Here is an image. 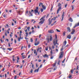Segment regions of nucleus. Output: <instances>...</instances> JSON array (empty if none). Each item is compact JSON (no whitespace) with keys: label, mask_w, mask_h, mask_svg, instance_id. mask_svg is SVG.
Instances as JSON below:
<instances>
[{"label":"nucleus","mask_w":79,"mask_h":79,"mask_svg":"<svg viewBox=\"0 0 79 79\" xmlns=\"http://www.w3.org/2000/svg\"><path fill=\"white\" fill-rule=\"evenodd\" d=\"M45 15H44L43 17H42L41 19H40V20H41L40 21L39 23V24H42L44 23V21H45Z\"/></svg>","instance_id":"obj_1"},{"label":"nucleus","mask_w":79,"mask_h":79,"mask_svg":"<svg viewBox=\"0 0 79 79\" xmlns=\"http://www.w3.org/2000/svg\"><path fill=\"white\" fill-rule=\"evenodd\" d=\"M39 9V7H36V9H35L34 10V13L36 15L37 14H38V15H40V13H39V12L38 11V10Z\"/></svg>","instance_id":"obj_2"},{"label":"nucleus","mask_w":79,"mask_h":79,"mask_svg":"<svg viewBox=\"0 0 79 79\" xmlns=\"http://www.w3.org/2000/svg\"><path fill=\"white\" fill-rule=\"evenodd\" d=\"M53 44L54 45H56V44L58 45V44L57 43V35H55V39H54L53 42Z\"/></svg>","instance_id":"obj_3"},{"label":"nucleus","mask_w":79,"mask_h":79,"mask_svg":"<svg viewBox=\"0 0 79 79\" xmlns=\"http://www.w3.org/2000/svg\"><path fill=\"white\" fill-rule=\"evenodd\" d=\"M63 53L64 52H61L60 53L59 55L60 56H59V58H62L63 56Z\"/></svg>","instance_id":"obj_4"},{"label":"nucleus","mask_w":79,"mask_h":79,"mask_svg":"<svg viewBox=\"0 0 79 79\" xmlns=\"http://www.w3.org/2000/svg\"><path fill=\"white\" fill-rule=\"evenodd\" d=\"M51 19V18H50L48 19V21H49V24H48L49 25H50V24H51V23H52V20H53V18L51 20H50Z\"/></svg>","instance_id":"obj_5"},{"label":"nucleus","mask_w":79,"mask_h":79,"mask_svg":"<svg viewBox=\"0 0 79 79\" xmlns=\"http://www.w3.org/2000/svg\"><path fill=\"white\" fill-rule=\"evenodd\" d=\"M39 52L40 53H41L42 52V48H38V49H37V52H39Z\"/></svg>","instance_id":"obj_6"},{"label":"nucleus","mask_w":79,"mask_h":79,"mask_svg":"<svg viewBox=\"0 0 79 79\" xmlns=\"http://www.w3.org/2000/svg\"><path fill=\"white\" fill-rule=\"evenodd\" d=\"M47 40H48V43H49V41H52V36H50V39H49V38H48Z\"/></svg>","instance_id":"obj_7"},{"label":"nucleus","mask_w":79,"mask_h":79,"mask_svg":"<svg viewBox=\"0 0 79 79\" xmlns=\"http://www.w3.org/2000/svg\"><path fill=\"white\" fill-rule=\"evenodd\" d=\"M48 32L49 34H53V33H54V31H53L52 30H50L48 31Z\"/></svg>","instance_id":"obj_8"},{"label":"nucleus","mask_w":79,"mask_h":79,"mask_svg":"<svg viewBox=\"0 0 79 79\" xmlns=\"http://www.w3.org/2000/svg\"><path fill=\"white\" fill-rule=\"evenodd\" d=\"M64 11L63 12L62 15V19H61V21H63V18H64Z\"/></svg>","instance_id":"obj_9"},{"label":"nucleus","mask_w":79,"mask_h":79,"mask_svg":"<svg viewBox=\"0 0 79 79\" xmlns=\"http://www.w3.org/2000/svg\"><path fill=\"white\" fill-rule=\"evenodd\" d=\"M61 9V7H59L58 10H57V14H58L59 13V11H60Z\"/></svg>","instance_id":"obj_10"},{"label":"nucleus","mask_w":79,"mask_h":79,"mask_svg":"<svg viewBox=\"0 0 79 79\" xmlns=\"http://www.w3.org/2000/svg\"><path fill=\"white\" fill-rule=\"evenodd\" d=\"M39 68H40V67H39L37 69H36L34 71V73H35V72H37V73H38V72H39Z\"/></svg>","instance_id":"obj_11"},{"label":"nucleus","mask_w":79,"mask_h":79,"mask_svg":"<svg viewBox=\"0 0 79 79\" xmlns=\"http://www.w3.org/2000/svg\"><path fill=\"white\" fill-rule=\"evenodd\" d=\"M12 60L13 62H15V60L16 59H15V56H13L12 57Z\"/></svg>","instance_id":"obj_12"},{"label":"nucleus","mask_w":79,"mask_h":79,"mask_svg":"<svg viewBox=\"0 0 79 79\" xmlns=\"http://www.w3.org/2000/svg\"><path fill=\"white\" fill-rule=\"evenodd\" d=\"M79 26V22L77 24H75V26L73 27V28H75L77 26Z\"/></svg>","instance_id":"obj_13"},{"label":"nucleus","mask_w":79,"mask_h":79,"mask_svg":"<svg viewBox=\"0 0 79 79\" xmlns=\"http://www.w3.org/2000/svg\"><path fill=\"white\" fill-rule=\"evenodd\" d=\"M43 57H44V58H48V55H47V54H45V55H43Z\"/></svg>","instance_id":"obj_14"},{"label":"nucleus","mask_w":79,"mask_h":79,"mask_svg":"<svg viewBox=\"0 0 79 79\" xmlns=\"http://www.w3.org/2000/svg\"><path fill=\"white\" fill-rule=\"evenodd\" d=\"M75 30L74 29H72V31L71 33V34H74V33L75 32Z\"/></svg>","instance_id":"obj_15"},{"label":"nucleus","mask_w":79,"mask_h":79,"mask_svg":"<svg viewBox=\"0 0 79 79\" xmlns=\"http://www.w3.org/2000/svg\"><path fill=\"white\" fill-rule=\"evenodd\" d=\"M39 44H40V43H39V42L38 41L37 43H35V45L36 46L37 45H38Z\"/></svg>","instance_id":"obj_16"},{"label":"nucleus","mask_w":79,"mask_h":79,"mask_svg":"<svg viewBox=\"0 0 79 79\" xmlns=\"http://www.w3.org/2000/svg\"><path fill=\"white\" fill-rule=\"evenodd\" d=\"M34 53L35 54V56H37V52H36V50H35L34 51Z\"/></svg>","instance_id":"obj_17"},{"label":"nucleus","mask_w":79,"mask_h":79,"mask_svg":"<svg viewBox=\"0 0 79 79\" xmlns=\"http://www.w3.org/2000/svg\"><path fill=\"white\" fill-rule=\"evenodd\" d=\"M67 31L69 32H71V29L69 28V27H67Z\"/></svg>","instance_id":"obj_18"},{"label":"nucleus","mask_w":79,"mask_h":79,"mask_svg":"<svg viewBox=\"0 0 79 79\" xmlns=\"http://www.w3.org/2000/svg\"><path fill=\"white\" fill-rule=\"evenodd\" d=\"M67 38L68 39H71V36L70 35H69L67 36Z\"/></svg>","instance_id":"obj_19"},{"label":"nucleus","mask_w":79,"mask_h":79,"mask_svg":"<svg viewBox=\"0 0 79 79\" xmlns=\"http://www.w3.org/2000/svg\"><path fill=\"white\" fill-rule=\"evenodd\" d=\"M69 21H71V22H73V19L71 18H70V19H69Z\"/></svg>","instance_id":"obj_20"},{"label":"nucleus","mask_w":79,"mask_h":79,"mask_svg":"<svg viewBox=\"0 0 79 79\" xmlns=\"http://www.w3.org/2000/svg\"><path fill=\"white\" fill-rule=\"evenodd\" d=\"M42 5H43V3L42 2H40L39 5V6H42Z\"/></svg>","instance_id":"obj_21"},{"label":"nucleus","mask_w":79,"mask_h":79,"mask_svg":"<svg viewBox=\"0 0 79 79\" xmlns=\"http://www.w3.org/2000/svg\"><path fill=\"white\" fill-rule=\"evenodd\" d=\"M29 15H30L29 16H33L32 13H31V11L29 12Z\"/></svg>","instance_id":"obj_22"},{"label":"nucleus","mask_w":79,"mask_h":79,"mask_svg":"<svg viewBox=\"0 0 79 79\" xmlns=\"http://www.w3.org/2000/svg\"><path fill=\"white\" fill-rule=\"evenodd\" d=\"M42 8H43L44 10L46 9V7H45V6H44V5L42 6Z\"/></svg>","instance_id":"obj_23"},{"label":"nucleus","mask_w":79,"mask_h":79,"mask_svg":"<svg viewBox=\"0 0 79 79\" xmlns=\"http://www.w3.org/2000/svg\"><path fill=\"white\" fill-rule=\"evenodd\" d=\"M66 41H65L64 42L63 45H64V46H65V45H66Z\"/></svg>","instance_id":"obj_24"},{"label":"nucleus","mask_w":79,"mask_h":79,"mask_svg":"<svg viewBox=\"0 0 79 79\" xmlns=\"http://www.w3.org/2000/svg\"><path fill=\"white\" fill-rule=\"evenodd\" d=\"M55 61V63L53 64V67H54V66H56V60Z\"/></svg>","instance_id":"obj_25"},{"label":"nucleus","mask_w":79,"mask_h":79,"mask_svg":"<svg viewBox=\"0 0 79 79\" xmlns=\"http://www.w3.org/2000/svg\"><path fill=\"white\" fill-rule=\"evenodd\" d=\"M0 77H4V75H3V73H1V74L0 75Z\"/></svg>","instance_id":"obj_26"},{"label":"nucleus","mask_w":79,"mask_h":79,"mask_svg":"<svg viewBox=\"0 0 79 79\" xmlns=\"http://www.w3.org/2000/svg\"><path fill=\"white\" fill-rule=\"evenodd\" d=\"M50 53L51 56H52V54H53V52L52 51V49H51V51L50 52Z\"/></svg>","instance_id":"obj_27"},{"label":"nucleus","mask_w":79,"mask_h":79,"mask_svg":"<svg viewBox=\"0 0 79 79\" xmlns=\"http://www.w3.org/2000/svg\"><path fill=\"white\" fill-rule=\"evenodd\" d=\"M17 13L19 14V15H21V11H19Z\"/></svg>","instance_id":"obj_28"},{"label":"nucleus","mask_w":79,"mask_h":79,"mask_svg":"<svg viewBox=\"0 0 79 79\" xmlns=\"http://www.w3.org/2000/svg\"><path fill=\"white\" fill-rule=\"evenodd\" d=\"M70 72L71 74H73V69H72L71 70Z\"/></svg>","instance_id":"obj_29"},{"label":"nucleus","mask_w":79,"mask_h":79,"mask_svg":"<svg viewBox=\"0 0 79 79\" xmlns=\"http://www.w3.org/2000/svg\"><path fill=\"white\" fill-rule=\"evenodd\" d=\"M9 27V26L7 24L6 25V26H5V28H6L7 27Z\"/></svg>","instance_id":"obj_30"},{"label":"nucleus","mask_w":79,"mask_h":79,"mask_svg":"<svg viewBox=\"0 0 79 79\" xmlns=\"http://www.w3.org/2000/svg\"><path fill=\"white\" fill-rule=\"evenodd\" d=\"M12 48H8L7 49V50H8L9 51H11L12 50Z\"/></svg>","instance_id":"obj_31"},{"label":"nucleus","mask_w":79,"mask_h":79,"mask_svg":"<svg viewBox=\"0 0 79 79\" xmlns=\"http://www.w3.org/2000/svg\"><path fill=\"white\" fill-rule=\"evenodd\" d=\"M61 4H60V3H59L58 5V7H61Z\"/></svg>","instance_id":"obj_32"},{"label":"nucleus","mask_w":79,"mask_h":79,"mask_svg":"<svg viewBox=\"0 0 79 79\" xmlns=\"http://www.w3.org/2000/svg\"><path fill=\"white\" fill-rule=\"evenodd\" d=\"M72 11H73L74 10V6H72Z\"/></svg>","instance_id":"obj_33"},{"label":"nucleus","mask_w":79,"mask_h":79,"mask_svg":"<svg viewBox=\"0 0 79 79\" xmlns=\"http://www.w3.org/2000/svg\"><path fill=\"white\" fill-rule=\"evenodd\" d=\"M33 71V69H31V71H30V73H31V74H32V73Z\"/></svg>","instance_id":"obj_34"},{"label":"nucleus","mask_w":79,"mask_h":79,"mask_svg":"<svg viewBox=\"0 0 79 79\" xmlns=\"http://www.w3.org/2000/svg\"><path fill=\"white\" fill-rule=\"evenodd\" d=\"M44 11V9H41V13H42Z\"/></svg>","instance_id":"obj_35"},{"label":"nucleus","mask_w":79,"mask_h":79,"mask_svg":"<svg viewBox=\"0 0 79 79\" xmlns=\"http://www.w3.org/2000/svg\"><path fill=\"white\" fill-rule=\"evenodd\" d=\"M30 41L31 42H33V40H32V39L31 38Z\"/></svg>","instance_id":"obj_36"},{"label":"nucleus","mask_w":79,"mask_h":79,"mask_svg":"<svg viewBox=\"0 0 79 79\" xmlns=\"http://www.w3.org/2000/svg\"><path fill=\"white\" fill-rule=\"evenodd\" d=\"M77 57H76L75 58L74 61H77Z\"/></svg>","instance_id":"obj_37"},{"label":"nucleus","mask_w":79,"mask_h":79,"mask_svg":"<svg viewBox=\"0 0 79 79\" xmlns=\"http://www.w3.org/2000/svg\"><path fill=\"white\" fill-rule=\"evenodd\" d=\"M56 31L57 32H60V31L58 30V29H56Z\"/></svg>","instance_id":"obj_38"},{"label":"nucleus","mask_w":79,"mask_h":79,"mask_svg":"<svg viewBox=\"0 0 79 79\" xmlns=\"http://www.w3.org/2000/svg\"><path fill=\"white\" fill-rule=\"evenodd\" d=\"M66 60L65 59H64L62 61V63H64V61H65V60Z\"/></svg>","instance_id":"obj_39"},{"label":"nucleus","mask_w":79,"mask_h":79,"mask_svg":"<svg viewBox=\"0 0 79 79\" xmlns=\"http://www.w3.org/2000/svg\"><path fill=\"white\" fill-rule=\"evenodd\" d=\"M28 13V11H27L26 12L25 15H27V14Z\"/></svg>","instance_id":"obj_40"},{"label":"nucleus","mask_w":79,"mask_h":79,"mask_svg":"<svg viewBox=\"0 0 79 79\" xmlns=\"http://www.w3.org/2000/svg\"><path fill=\"white\" fill-rule=\"evenodd\" d=\"M25 56V55H23L22 56V58H23V59H24V58H25V57L24 56Z\"/></svg>","instance_id":"obj_41"},{"label":"nucleus","mask_w":79,"mask_h":79,"mask_svg":"<svg viewBox=\"0 0 79 79\" xmlns=\"http://www.w3.org/2000/svg\"><path fill=\"white\" fill-rule=\"evenodd\" d=\"M16 77H17V76L15 75V76L14 79H16Z\"/></svg>","instance_id":"obj_42"},{"label":"nucleus","mask_w":79,"mask_h":79,"mask_svg":"<svg viewBox=\"0 0 79 79\" xmlns=\"http://www.w3.org/2000/svg\"><path fill=\"white\" fill-rule=\"evenodd\" d=\"M45 50H46V51H47V50H48V47H47L46 48Z\"/></svg>","instance_id":"obj_43"},{"label":"nucleus","mask_w":79,"mask_h":79,"mask_svg":"<svg viewBox=\"0 0 79 79\" xmlns=\"http://www.w3.org/2000/svg\"><path fill=\"white\" fill-rule=\"evenodd\" d=\"M3 16L4 18H6V15L4 14L3 15Z\"/></svg>","instance_id":"obj_44"},{"label":"nucleus","mask_w":79,"mask_h":79,"mask_svg":"<svg viewBox=\"0 0 79 79\" xmlns=\"http://www.w3.org/2000/svg\"><path fill=\"white\" fill-rule=\"evenodd\" d=\"M31 47V45H30V44H29L28 45V48H30V47Z\"/></svg>","instance_id":"obj_45"},{"label":"nucleus","mask_w":79,"mask_h":79,"mask_svg":"<svg viewBox=\"0 0 79 79\" xmlns=\"http://www.w3.org/2000/svg\"><path fill=\"white\" fill-rule=\"evenodd\" d=\"M68 5L67 4H66L65 5V8H66V7Z\"/></svg>","instance_id":"obj_46"},{"label":"nucleus","mask_w":79,"mask_h":79,"mask_svg":"<svg viewBox=\"0 0 79 79\" xmlns=\"http://www.w3.org/2000/svg\"><path fill=\"white\" fill-rule=\"evenodd\" d=\"M16 66H17L16 68H18V67H19V65H16Z\"/></svg>","instance_id":"obj_47"},{"label":"nucleus","mask_w":79,"mask_h":79,"mask_svg":"<svg viewBox=\"0 0 79 79\" xmlns=\"http://www.w3.org/2000/svg\"><path fill=\"white\" fill-rule=\"evenodd\" d=\"M30 57H31V55H28L27 58L28 59L29 58H30Z\"/></svg>","instance_id":"obj_48"},{"label":"nucleus","mask_w":79,"mask_h":79,"mask_svg":"<svg viewBox=\"0 0 79 79\" xmlns=\"http://www.w3.org/2000/svg\"><path fill=\"white\" fill-rule=\"evenodd\" d=\"M29 29H30V27H28L27 28V29L29 31Z\"/></svg>","instance_id":"obj_49"},{"label":"nucleus","mask_w":79,"mask_h":79,"mask_svg":"<svg viewBox=\"0 0 79 79\" xmlns=\"http://www.w3.org/2000/svg\"><path fill=\"white\" fill-rule=\"evenodd\" d=\"M14 42L15 44H16V40L15 39L14 40Z\"/></svg>","instance_id":"obj_50"},{"label":"nucleus","mask_w":79,"mask_h":79,"mask_svg":"<svg viewBox=\"0 0 79 79\" xmlns=\"http://www.w3.org/2000/svg\"><path fill=\"white\" fill-rule=\"evenodd\" d=\"M63 36H64V35H65V32L63 33Z\"/></svg>","instance_id":"obj_51"},{"label":"nucleus","mask_w":79,"mask_h":79,"mask_svg":"<svg viewBox=\"0 0 79 79\" xmlns=\"http://www.w3.org/2000/svg\"><path fill=\"white\" fill-rule=\"evenodd\" d=\"M76 37H74L73 39V40H75V39H76Z\"/></svg>","instance_id":"obj_52"},{"label":"nucleus","mask_w":79,"mask_h":79,"mask_svg":"<svg viewBox=\"0 0 79 79\" xmlns=\"http://www.w3.org/2000/svg\"><path fill=\"white\" fill-rule=\"evenodd\" d=\"M63 48H62L60 49L61 51H63Z\"/></svg>","instance_id":"obj_53"},{"label":"nucleus","mask_w":79,"mask_h":79,"mask_svg":"<svg viewBox=\"0 0 79 79\" xmlns=\"http://www.w3.org/2000/svg\"><path fill=\"white\" fill-rule=\"evenodd\" d=\"M52 49H54V48H55V47H54L53 46H52Z\"/></svg>","instance_id":"obj_54"},{"label":"nucleus","mask_w":79,"mask_h":79,"mask_svg":"<svg viewBox=\"0 0 79 79\" xmlns=\"http://www.w3.org/2000/svg\"><path fill=\"white\" fill-rule=\"evenodd\" d=\"M20 40H21V39H19V38H18V40L19 41V42H20Z\"/></svg>","instance_id":"obj_55"},{"label":"nucleus","mask_w":79,"mask_h":79,"mask_svg":"<svg viewBox=\"0 0 79 79\" xmlns=\"http://www.w3.org/2000/svg\"><path fill=\"white\" fill-rule=\"evenodd\" d=\"M60 60H59V61H58V64H59V65L60 64Z\"/></svg>","instance_id":"obj_56"},{"label":"nucleus","mask_w":79,"mask_h":79,"mask_svg":"<svg viewBox=\"0 0 79 79\" xmlns=\"http://www.w3.org/2000/svg\"><path fill=\"white\" fill-rule=\"evenodd\" d=\"M51 59H53V56H52L51 57Z\"/></svg>","instance_id":"obj_57"},{"label":"nucleus","mask_w":79,"mask_h":79,"mask_svg":"<svg viewBox=\"0 0 79 79\" xmlns=\"http://www.w3.org/2000/svg\"><path fill=\"white\" fill-rule=\"evenodd\" d=\"M6 40L7 41V42H8L9 41V40L8 39H6Z\"/></svg>","instance_id":"obj_58"},{"label":"nucleus","mask_w":79,"mask_h":79,"mask_svg":"<svg viewBox=\"0 0 79 79\" xmlns=\"http://www.w3.org/2000/svg\"><path fill=\"white\" fill-rule=\"evenodd\" d=\"M2 71H5V68H3V69L2 70Z\"/></svg>","instance_id":"obj_59"},{"label":"nucleus","mask_w":79,"mask_h":79,"mask_svg":"<svg viewBox=\"0 0 79 79\" xmlns=\"http://www.w3.org/2000/svg\"><path fill=\"white\" fill-rule=\"evenodd\" d=\"M54 20L55 21V20H56V17H54Z\"/></svg>","instance_id":"obj_60"},{"label":"nucleus","mask_w":79,"mask_h":79,"mask_svg":"<svg viewBox=\"0 0 79 79\" xmlns=\"http://www.w3.org/2000/svg\"><path fill=\"white\" fill-rule=\"evenodd\" d=\"M78 71H77V70H76V73H77V74L78 73Z\"/></svg>","instance_id":"obj_61"},{"label":"nucleus","mask_w":79,"mask_h":79,"mask_svg":"<svg viewBox=\"0 0 79 79\" xmlns=\"http://www.w3.org/2000/svg\"><path fill=\"white\" fill-rule=\"evenodd\" d=\"M69 78H71V75H70L69 76Z\"/></svg>","instance_id":"obj_62"},{"label":"nucleus","mask_w":79,"mask_h":79,"mask_svg":"<svg viewBox=\"0 0 79 79\" xmlns=\"http://www.w3.org/2000/svg\"><path fill=\"white\" fill-rule=\"evenodd\" d=\"M23 46H22L21 48V50H23Z\"/></svg>","instance_id":"obj_63"},{"label":"nucleus","mask_w":79,"mask_h":79,"mask_svg":"<svg viewBox=\"0 0 79 79\" xmlns=\"http://www.w3.org/2000/svg\"><path fill=\"white\" fill-rule=\"evenodd\" d=\"M42 60H40V59L38 60L39 62H40Z\"/></svg>","instance_id":"obj_64"}]
</instances>
